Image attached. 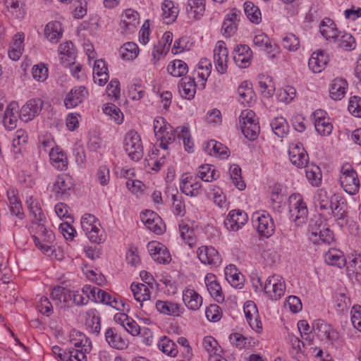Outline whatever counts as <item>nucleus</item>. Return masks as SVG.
I'll use <instances>...</instances> for the list:
<instances>
[{"label": "nucleus", "instance_id": "nucleus-1", "mask_svg": "<svg viewBox=\"0 0 361 361\" xmlns=\"http://www.w3.org/2000/svg\"><path fill=\"white\" fill-rule=\"evenodd\" d=\"M339 181L343 190L350 195H355L360 188V181L356 171L348 163L344 164L340 171Z\"/></svg>", "mask_w": 361, "mask_h": 361}, {"label": "nucleus", "instance_id": "nucleus-2", "mask_svg": "<svg viewBox=\"0 0 361 361\" xmlns=\"http://www.w3.org/2000/svg\"><path fill=\"white\" fill-rule=\"evenodd\" d=\"M290 219L300 226L305 222L308 210L302 197L298 193L292 194L288 199Z\"/></svg>", "mask_w": 361, "mask_h": 361}, {"label": "nucleus", "instance_id": "nucleus-3", "mask_svg": "<svg viewBox=\"0 0 361 361\" xmlns=\"http://www.w3.org/2000/svg\"><path fill=\"white\" fill-rule=\"evenodd\" d=\"M124 149L133 161H139L143 157V147L140 136L135 130L127 133L124 138Z\"/></svg>", "mask_w": 361, "mask_h": 361}, {"label": "nucleus", "instance_id": "nucleus-4", "mask_svg": "<svg viewBox=\"0 0 361 361\" xmlns=\"http://www.w3.org/2000/svg\"><path fill=\"white\" fill-rule=\"evenodd\" d=\"M252 221L257 232L262 236L269 238L275 231V225L271 216L266 212H255L252 214Z\"/></svg>", "mask_w": 361, "mask_h": 361}, {"label": "nucleus", "instance_id": "nucleus-5", "mask_svg": "<svg viewBox=\"0 0 361 361\" xmlns=\"http://www.w3.org/2000/svg\"><path fill=\"white\" fill-rule=\"evenodd\" d=\"M198 169L199 171L195 177H186L180 183V190L186 195L197 196L202 193V180H203V171H202V169H203V165H200Z\"/></svg>", "mask_w": 361, "mask_h": 361}, {"label": "nucleus", "instance_id": "nucleus-6", "mask_svg": "<svg viewBox=\"0 0 361 361\" xmlns=\"http://www.w3.org/2000/svg\"><path fill=\"white\" fill-rule=\"evenodd\" d=\"M286 286L281 276L274 274L269 276L264 283V290L271 299H280L285 293Z\"/></svg>", "mask_w": 361, "mask_h": 361}, {"label": "nucleus", "instance_id": "nucleus-7", "mask_svg": "<svg viewBox=\"0 0 361 361\" xmlns=\"http://www.w3.org/2000/svg\"><path fill=\"white\" fill-rule=\"evenodd\" d=\"M44 101L39 97L29 99L20 109L19 118L28 122L38 116L43 108Z\"/></svg>", "mask_w": 361, "mask_h": 361}, {"label": "nucleus", "instance_id": "nucleus-8", "mask_svg": "<svg viewBox=\"0 0 361 361\" xmlns=\"http://www.w3.org/2000/svg\"><path fill=\"white\" fill-rule=\"evenodd\" d=\"M228 51L223 41H219L214 49V60L216 69L220 74H224L227 71Z\"/></svg>", "mask_w": 361, "mask_h": 361}, {"label": "nucleus", "instance_id": "nucleus-9", "mask_svg": "<svg viewBox=\"0 0 361 361\" xmlns=\"http://www.w3.org/2000/svg\"><path fill=\"white\" fill-rule=\"evenodd\" d=\"M233 55L234 62L238 67L245 68L251 64L252 51L247 45H237L233 49Z\"/></svg>", "mask_w": 361, "mask_h": 361}, {"label": "nucleus", "instance_id": "nucleus-10", "mask_svg": "<svg viewBox=\"0 0 361 361\" xmlns=\"http://www.w3.org/2000/svg\"><path fill=\"white\" fill-rule=\"evenodd\" d=\"M140 219L151 231L158 235L163 233L162 221L157 213L147 210L140 214Z\"/></svg>", "mask_w": 361, "mask_h": 361}, {"label": "nucleus", "instance_id": "nucleus-11", "mask_svg": "<svg viewBox=\"0 0 361 361\" xmlns=\"http://www.w3.org/2000/svg\"><path fill=\"white\" fill-rule=\"evenodd\" d=\"M312 330L321 340L334 341L337 338V333L331 325L322 319H317L312 323Z\"/></svg>", "mask_w": 361, "mask_h": 361}, {"label": "nucleus", "instance_id": "nucleus-12", "mask_svg": "<svg viewBox=\"0 0 361 361\" xmlns=\"http://www.w3.org/2000/svg\"><path fill=\"white\" fill-rule=\"evenodd\" d=\"M138 13L133 9H126L121 22V32L128 34L133 32L139 24Z\"/></svg>", "mask_w": 361, "mask_h": 361}, {"label": "nucleus", "instance_id": "nucleus-13", "mask_svg": "<svg viewBox=\"0 0 361 361\" xmlns=\"http://www.w3.org/2000/svg\"><path fill=\"white\" fill-rule=\"evenodd\" d=\"M71 178L66 175L59 176L53 185L52 191L57 198L63 199L66 197L68 192L73 188Z\"/></svg>", "mask_w": 361, "mask_h": 361}, {"label": "nucleus", "instance_id": "nucleus-14", "mask_svg": "<svg viewBox=\"0 0 361 361\" xmlns=\"http://www.w3.org/2000/svg\"><path fill=\"white\" fill-rule=\"evenodd\" d=\"M87 94L86 88L83 86L75 87L66 95L64 104L66 108L71 109L80 104Z\"/></svg>", "mask_w": 361, "mask_h": 361}, {"label": "nucleus", "instance_id": "nucleus-15", "mask_svg": "<svg viewBox=\"0 0 361 361\" xmlns=\"http://www.w3.org/2000/svg\"><path fill=\"white\" fill-rule=\"evenodd\" d=\"M247 214L240 209H234L229 212L225 224L228 226L230 225L231 229L237 231L241 228L247 221Z\"/></svg>", "mask_w": 361, "mask_h": 361}, {"label": "nucleus", "instance_id": "nucleus-16", "mask_svg": "<svg viewBox=\"0 0 361 361\" xmlns=\"http://www.w3.org/2000/svg\"><path fill=\"white\" fill-rule=\"evenodd\" d=\"M319 32L326 40H332L334 42L336 41L340 34L334 22L329 18H325L320 23Z\"/></svg>", "mask_w": 361, "mask_h": 361}, {"label": "nucleus", "instance_id": "nucleus-17", "mask_svg": "<svg viewBox=\"0 0 361 361\" xmlns=\"http://www.w3.org/2000/svg\"><path fill=\"white\" fill-rule=\"evenodd\" d=\"M225 276L227 281L235 288L241 289L243 287L244 276L235 265L229 264L225 268Z\"/></svg>", "mask_w": 361, "mask_h": 361}, {"label": "nucleus", "instance_id": "nucleus-18", "mask_svg": "<svg viewBox=\"0 0 361 361\" xmlns=\"http://www.w3.org/2000/svg\"><path fill=\"white\" fill-rule=\"evenodd\" d=\"M19 112L17 103L12 102L7 106L3 118L4 125L6 128L13 130L17 126Z\"/></svg>", "mask_w": 361, "mask_h": 361}, {"label": "nucleus", "instance_id": "nucleus-19", "mask_svg": "<svg viewBox=\"0 0 361 361\" xmlns=\"http://www.w3.org/2000/svg\"><path fill=\"white\" fill-rule=\"evenodd\" d=\"M329 57L324 51L314 52L309 59L308 66L314 73H320L326 66Z\"/></svg>", "mask_w": 361, "mask_h": 361}, {"label": "nucleus", "instance_id": "nucleus-20", "mask_svg": "<svg viewBox=\"0 0 361 361\" xmlns=\"http://www.w3.org/2000/svg\"><path fill=\"white\" fill-rule=\"evenodd\" d=\"M348 82L345 79L337 78L332 80L329 94L334 100H341L345 94Z\"/></svg>", "mask_w": 361, "mask_h": 361}, {"label": "nucleus", "instance_id": "nucleus-21", "mask_svg": "<svg viewBox=\"0 0 361 361\" xmlns=\"http://www.w3.org/2000/svg\"><path fill=\"white\" fill-rule=\"evenodd\" d=\"M156 308L161 314L178 317L181 313V307L177 304L169 301L157 300L156 302Z\"/></svg>", "mask_w": 361, "mask_h": 361}, {"label": "nucleus", "instance_id": "nucleus-22", "mask_svg": "<svg viewBox=\"0 0 361 361\" xmlns=\"http://www.w3.org/2000/svg\"><path fill=\"white\" fill-rule=\"evenodd\" d=\"M49 157L54 167L61 171L66 169L68 165L67 157L59 148H52L49 152Z\"/></svg>", "mask_w": 361, "mask_h": 361}, {"label": "nucleus", "instance_id": "nucleus-23", "mask_svg": "<svg viewBox=\"0 0 361 361\" xmlns=\"http://www.w3.org/2000/svg\"><path fill=\"white\" fill-rule=\"evenodd\" d=\"M178 90L182 97L187 99L193 98L196 91L195 79L192 78H183L178 85Z\"/></svg>", "mask_w": 361, "mask_h": 361}, {"label": "nucleus", "instance_id": "nucleus-24", "mask_svg": "<svg viewBox=\"0 0 361 361\" xmlns=\"http://www.w3.org/2000/svg\"><path fill=\"white\" fill-rule=\"evenodd\" d=\"M161 131V133H158L157 139L159 141V147L164 149H167L168 145L176 139V131L169 123Z\"/></svg>", "mask_w": 361, "mask_h": 361}, {"label": "nucleus", "instance_id": "nucleus-25", "mask_svg": "<svg viewBox=\"0 0 361 361\" xmlns=\"http://www.w3.org/2000/svg\"><path fill=\"white\" fill-rule=\"evenodd\" d=\"M183 300L185 305L190 310H196L201 306L203 299L193 290H187L183 293Z\"/></svg>", "mask_w": 361, "mask_h": 361}, {"label": "nucleus", "instance_id": "nucleus-26", "mask_svg": "<svg viewBox=\"0 0 361 361\" xmlns=\"http://www.w3.org/2000/svg\"><path fill=\"white\" fill-rule=\"evenodd\" d=\"M325 262L331 265L342 268L345 264V259L342 252L336 249H331L324 255Z\"/></svg>", "mask_w": 361, "mask_h": 361}, {"label": "nucleus", "instance_id": "nucleus-27", "mask_svg": "<svg viewBox=\"0 0 361 361\" xmlns=\"http://www.w3.org/2000/svg\"><path fill=\"white\" fill-rule=\"evenodd\" d=\"M101 319L95 310H89L86 314L85 326L90 332L98 335L101 330Z\"/></svg>", "mask_w": 361, "mask_h": 361}, {"label": "nucleus", "instance_id": "nucleus-28", "mask_svg": "<svg viewBox=\"0 0 361 361\" xmlns=\"http://www.w3.org/2000/svg\"><path fill=\"white\" fill-rule=\"evenodd\" d=\"M161 9L163 11V17L166 24L172 23L178 17L179 10L174 6L172 1L164 0L162 3Z\"/></svg>", "mask_w": 361, "mask_h": 361}, {"label": "nucleus", "instance_id": "nucleus-29", "mask_svg": "<svg viewBox=\"0 0 361 361\" xmlns=\"http://www.w3.org/2000/svg\"><path fill=\"white\" fill-rule=\"evenodd\" d=\"M105 338L109 345L114 348L121 350L126 347V341L117 334L114 328L106 329Z\"/></svg>", "mask_w": 361, "mask_h": 361}, {"label": "nucleus", "instance_id": "nucleus-30", "mask_svg": "<svg viewBox=\"0 0 361 361\" xmlns=\"http://www.w3.org/2000/svg\"><path fill=\"white\" fill-rule=\"evenodd\" d=\"M71 342L75 347L81 348L85 353H89L92 349V343L90 340L85 336V335L80 331H74L72 334Z\"/></svg>", "mask_w": 361, "mask_h": 361}, {"label": "nucleus", "instance_id": "nucleus-31", "mask_svg": "<svg viewBox=\"0 0 361 361\" xmlns=\"http://www.w3.org/2000/svg\"><path fill=\"white\" fill-rule=\"evenodd\" d=\"M26 202L28 204L30 212L33 217L32 224L35 222H44L46 221V216L42 212L39 203L34 200L32 197H30Z\"/></svg>", "mask_w": 361, "mask_h": 361}, {"label": "nucleus", "instance_id": "nucleus-32", "mask_svg": "<svg viewBox=\"0 0 361 361\" xmlns=\"http://www.w3.org/2000/svg\"><path fill=\"white\" fill-rule=\"evenodd\" d=\"M187 13L190 19L200 20L203 16V0H188Z\"/></svg>", "mask_w": 361, "mask_h": 361}, {"label": "nucleus", "instance_id": "nucleus-33", "mask_svg": "<svg viewBox=\"0 0 361 361\" xmlns=\"http://www.w3.org/2000/svg\"><path fill=\"white\" fill-rule=\"evenodd\" d=\"M204 264H207L212 268H216L221 264V257L219 252L212 246L204 247Z\"/></svg>", "mask_w": 361, "mask_h": 361}, {"label": "nucleus", "instance_id": "nucleus-34", "mask_svg": "<svg viewBox=\"0 0 361 361\" xmlns=\"http://www.w3.org/2000/svg\"><path fill=\"white\" fill-rule=\"evenodd\" d=\"M130 289L137 301L142 302L146 300H149L150 291L146 285L143 283L135 284L133 283L131 284ZM140 306H142V303H140Z\"/></svg>", "mask_w": 361, "mask_h": 361}, {"label": "nucleus", "instance_id": "nucleus-35", "mask_svg": "<svg viewBox=\"0 0 361 361\" xmlns=\"http://www.w3.org/2000/svg\"><path fill=\"white\" fill-rule=\"evenodd\" d=\"M270 125L274 134L279 137H284L289 131L288 123L282 116L274 118Z\"/></svg>", "mask_w": 361, "mask_h": 361}, {"label": "nucleus", "instance_id": "nucleus-36", "mask_svg": "<svg viewBox=\"0 0 361 361\" xmlns=\"http://www.w3.org/2000/svg\"><path fill=\"white\" fill-rule=\"evenodd\" d=\"M204 151L211 156H221L223 157L228 156V148L221 143L213 140L207 143L204 147Z\"/></svg>", "mask_w": 361, "mask_h": 361}, {"label": "nucleus", "instance_id": "nucleus-37", "mask_svg": "<svg viewBox=\"0 0 361 361\" xmlns=\"http://www.w3.org/2000/svg\"><path fill=\"white\" fill-rule=\"evenodd\" d=\"M305 168L306 177L314 186H318L322 181V172L319 167L314 164H307Z\"/></svg>", "mask_w": 361, "mask_h": 361}, {"label": "nucleus", "instance_id": "nucleus-38", "mask_svg": "<svg viewBox=\"0 0 361 361\" xmlns=\"http://www.w3.org/2000/svg\"><path fill=\"white\" fill-rule=\"evenodd\" d=\"M59 52L61 55L60 59L62 63L66 61L68 62V64L73 63V61L75 59V51L73 49V44L71 41L60 44L59 47Z\"/></svg>", "mask_w": 361, "mask_h": 361}, {"label": "nucleus", "instance_id": "nucleus-39", "mask_svg": "<svg viewBox=\"0 0 361 361\" xmlns=\"http://www.w3.org/2000/svg\"><path fill=\"white\" fill-rule=\"evenodd\" d=\"M244 11L251 23L259 24L262 21L261 11L252 2L246 1L244 4Z\"/></svg>", "mask_w": 361, "mask_h": 361}, {"label": "nucleus", "instance_id": "nucleus-40", "mask_svg": "<svg viewBox=\"0 0 361 361\" xmlns=\"http://www.w3.org/2000/svg\"><path fill=\"white\" fill-rule=\"evenodd\" d=\"M207 194L208 198L212 199L217 206L222 208L226 207V196L220 188L210 185Z\"/></svg>", "mask_w": 361, "mask_h": 361}, {"label": "nucleus", "instance_id": "nucleus-41", "mask_svg": "<svg viewBox=\"0 0 361 361\" xmlns=\"http://www.w3.org/2000/svg\"><path fill=\"white\" fill-rule=\"evenodd\" d=\"M239 101L243 104H250L255 97V93L250 84L245 81L238 88Z\"/></svg>", "mask_w": 361, "mask_h": 361}, {"label": "nucleus", "instance_id": "nucleus-42", "mask_svg": "<svg viewBox=\"0 0 361 361\" xmlns=\"http://www.w3.org/2000/svg\"><path fill=\"white\" fill-rule=\"evenodd\" d=\"M316 206L324 213L326 212L328 214L331 207H334V202L332 198L327 195L326 191L320 190L316 196Z\"/></svg>", "mask_w": 361, "mask_h": 361}, {"label": "nucleus", "instance_id": "nucleus-43", "mask_svg": "<svg viewBox=\"0 0 361 361\" xmlns=\"http://www.w3.org/2000/svg\"><path fill=\"white\" fill-rule=\"evenodd\" d=\"M44 35L51 42H56L62 36L59 22H50L44 28Z\"/></svg>", "mask_w": 361, "mask_h": 361}, {"label": "nucleus", "instance_id": "nucleus-44", "mask_svg": "<svg viewBox=\"0 0 361 361\" xmlns=\"http://www.w3.org/2000/svg\"><path fill=\"white\" fill-rule=\"evenodd\" d=\"M258 85L260 92L265 97H270L274 94L275 87L272 79L269 76H259Z\"/></svg>", "mask_w": 361, "mask_h": 361}, {"label": "nucleus", "instance_id": "nucleus-45", "mask_svg": "<svg viewBox=\"0 0 361 361\" xmlns=\"http://www.w3.org/2000/svg\"><path fill=\"white\" fill-rule=\"evenodd\" d=\"M87 293H90L96 302H99L106 305L110 304L111 296L106 291L97 288L87 286L85 288Z\"/></svg>", "mask_w": 361, "mask_h": 361}, {"label": "nucleus", "instance_id": "nucleus-46", "mask_svg": "<svg viewBox=\"0 0 361 361\" xmlns=\"http://www.w3.org/2000/svg\"><path fill=\"white\" fill-rule=\"evenodd\" d=\"M167 71L173 77H181L188 73V66L183 61L176 59L169 64Z\"/></svg>", "mask_w": 361, "mask_h": 361}, {"label": "nucleus", "instance_id": "nucleus-47", "mask_svg": "<svg viewBox=\"0 0 361 361\" xmlns=\"http://www.w3.org/2000/svg\"><path fill=\"white\" fill-rule=\"evenodd\" d=\"M72 295L73 291L61 286L54 288L51 293L52 300L60 303L68 302L69 300H72Z\"/></svg>", "mask_w": 361, "mask_h": 361}, {"label": "nucleus", "instance_id": "nucleus-48", "mask_svg": "<svg viewBox=\"0 0 361 361\" xmlns=\"http://www.w3.org/2000/svg\"><path fill=\"white\" fill-rule=\"evenodd\" d=\"M119 53L123 60H131L137 57L138 47L134 42H126L121 47Z\"/></svg>", "mask_w": 361, "mask_h": 361}, {"label": "nucleus", "instance_id": "nucleus-49", "mask_svg": "<svg viewBox=\"0 0 361 361\" xmlns=\"http://www.w3.org/2000/svg\"><path fill=\"white\" fill-rule=\"evenodd\" d=\"M159 348L165 354L175 357L178 350L176 343L166 336L163 337L158 343Z\"/></svg>", "mask_w": 361, "mask_h": 361}, {"label": "nucleus", "instance_id": "nucleus-50", "mask_svg": "<svg viewBox=\"0 0 361 361\" xmlns=\"http://www.w3.org/2000/svg\"><path fill=\"white\" fill-rule=\"evenodd\" d=\"M32 224L35 225V235L39 236L43 242L51 243L54 240L53 232L45 227L44 222H35Z\"/></svg>", "mask_w": 361, "mask_h": 361}, {"label": "nucleus", "instance_id": "nucleus-51", "mask_svg": "<svg viewBox=\"0 0 361 361\" xmlns=\"http://www.w3.org/2000/svg\"><path fill=\"white\" fill-rule=\"evenodd\" d=\"M204 350L208 353V357H214L223 353L216 340L212 336L204 337Z\"/></svg>", "mask_w": 361, "mask_h": 361}, {"label": "nucleus", "instance_id": "nucleus-52", "mask_svg": "<svg viewBox=\"0 0 361 361\" xmlns=\"http://www.w3.org/2000/svg\"><path fill=\"white\" fill-rule=\"evenodd\" d=\"M175 193H172L173 200V212L175 215L183 216L185 214V207L183 197L178 194L177 189L172 190Z\"/></svg>", "mask_w": 361, "mask_h": 361}, {"label": "nucleus", "instance_id": "nucleus-53", "mask_svg": "<svg viewBox=\"0 0 361 361\" xmlns=\"http://www.w3.org/2000/svg\"><path fill=\"white\" fill-rule=\"evenodd\" d=\"M229 172L231 179L234 185L240 190H244L245 188V183L242 180L240 167L238 165L233 164L231 166Z\"/></svg>", "mask_w": 361, "mask_h": 361}, {"label": "nucleus", "instance_id": "nucleus-54", "mask_svg": "<svg viewBox=\"0 0 361 361\" xmlns=\"http://www.w3.org/2000/svg\"><path fill=\"white\" fill-rule=\"evenodd\" d=\"M337 43L338 47L344 50H353L355 48V40L352 35L349 33H344L337 38L335 42Z\"/></svg>", "mask_w": 361, "mask_h": 361}, {"label": "nucleus", "instance_id": "nucleus-55", "mask_svg": "<svg viewBox=\"0 0 361 361\" xmlns=\"http://www.w3.org/2000/svg\"><path fill=\"white\" fill-rule=\"evenodd\" d=\"M177 137L182 140L185 149L189 152H193V142L191 140L190 134L188 128L185 126L181 127L180 132L178 133Z\"/></svg>", "mask_w": 361, "mask_h": 361}, {"label": "nucleus", "instance_id": "nucleus-56", "mask_svg": "<svg viewBox=\"0 0 361 361\" xmlns=\"http://www.w3.org/2000/svg\"><path fill=\"white\" fill-rule=\"evenodd\" d=\"M105 114L110 116L116 123H121L123 119V115L120 109L114 104H107L104 108Z\"/></svg>", "mask_w": 361, "mask_h": 361}, {"label": "nucleus", "instance_id": "nucleus-57", "mask_svg": "<svg viewBox=\"0 0 361 361\" xmlns=\"http://www.w3.org/2000/svg\"><path fill=\"white\" fill-rule=\"evenodd\" d=\"M204 314L209 322H216L222 317L221 308L217 305H210L204 311Z\"/></svg>", "mask_w": 361, "mask_h": 361}, {"label": "nucleus", "instance_id": "nucleus-58", "mask_svg": "<svg viewBox=\"0 0 361 361\" xmlns=\"http://www.w3.org/2000/svg\"><path fill=\"white\" fill-rule=\"evenodd\" d=\"M314 127L317 133L322 135H329L331 134L333 126L330 122V118H323L314 123Z\"/></svg>", "mask_w": 361, "mask_h": 361}, {"label": "nucleus", "instance_id": "nucleus-59", "mask_svg": "<svg viewBox=\"0 0 361 361\" xmlns=\"http://www.w3.org/2000/svg\"><path fill=\"white\" fill-rule=\"evenodd\" d=\"M207 290L210 296L217 302H221L224 300L221 287L219 282L207 285Z\"/></svg>", "mask_w": 361, "mask_h": 361}, {"label": "nucleus", "instance_id": "nucleus-60", "mask_svg": "<svg viewBox=\"0 0 361 361\" xmlns=\"http://www.w3.org/2000/svg\"><path fill=\"white\" fill-rule=\"evenodd\" d=\"M282 45L288 51H295L299 47L300 42L295 35L289 33L283 38Z\"/></svg>", "mask_w": 361, "mask_h": 361}, {"label": "nucleus", "instance_id": "nucleus-61", "mask_svg": "<svg viewBox=\"0 0 361 361\" xmlns=\"http://www.w3.org/2000/svg\"><path fill=\"white\" fill-rule=\"evenodd\" d=\"M244 135L250 140H255L259 133L258 123H250L247 126H241Z\"/></svg>", "mask_w": 361, "mask_h": 361}, {"label": "nucleus", "instance_id": "nucleus-62", "mask_svg": "<svg viewBox=\"0 0 361 361\" xmlns=\"http://www.w3.org/2000/svg\"><path fill=\"white\" fill-rule=\"evenodd\" d=\"M348 109L353 116L361 118V97H350Z\"/></svg>", "mask_w": 361, "mask_h": 361}, {"label": "nucleus", "instance_id": "nucleus-63", "mask_svg": "<svg viewBox=\"0 0 361 361\" xmlns=\"http://www.w3.org/2000/svg\"><path fill=\"white\" fill-rule=\"evenodd\" d=\"M179 228L182 238L185 240H187V243L192 247L195 243V240L192 237L194 234L193 230L190 229L187 224H180Z\"/></svg>", "mask_w": 361, "mask_h": 361}, {"label": "nucleus", "instance_id": "nucleus-64", "mask_svg": "<svg viewBox=\"0 0 361 361\" xmlns=\"http://www.w3.org/2000/svg\"><path fill=\"white\" fill-rule=\"evenodd\" d=\"M206 121L208 124L219 126L222 122L221 111L217 109H213L207 113Z\"/></svg>", "mask_w": 361, "mask_h": 361}]
</instances>
